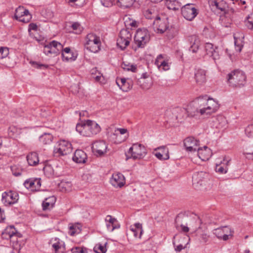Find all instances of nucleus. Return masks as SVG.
I'll list each match as a JSON object with an SVG mask.
<instances>
[{
    "instance_id": "nucleus-1",
    "label": "nucleus",
    "mask_w": 253,
    "mask_h": 253,
    "mask_svg": "<svg viewBox=\"0 0 253 253\" xmlns=\"http://www.w3.org/2000/svg\"><path fill=\"white\" fill-rule=\"evenodd\" d=\"M76 129L81 135L85 137H91L101 130L100 126L95 121L90 120L77 124Z\"/></svg>"
},
{
    "instance_id": "nucleus-2",
    "label": "nucleus",
    "mask_w": 253,
    "mask_h": 253,
    "mask_svg": "<svg viewBox=\"0 0 253 253\" xmlns=\"http://www.w3.org/2000/svg\"><path fill=\"white\" fill-rule=\"evenodd\" d=\"M227 82L230 86L240 87L245 85L246 76L244 72L235 70L227 75Z\"/></svg>"
},
{
    "instance_id": "nucleus-3",
    "label": "nucleus",
    "mask_w": 253,
    "mask_h": 253,
    "mask_svg": "<svg viewBox=\"0 0 253 253\" xmlns=\"http://www.w3.org/2000/svg\"><path fill=\"white\" fill-rule=\"evenodd\" d=\"M63 45L59 42L52 41L49 43L45 45L43 47V52L48 56H53L59 54L60 51H62V53L65 54H71L72 55V52L69 47H66L63 49Z\"/></svg>"
},
{
    "instance_id": "nucleus-4",
    "label": "nucleus",
    "mask_w": 253,
    "mask_h": 253,
    "mask_svg": "<svg viewBox=\"0 0 253 253\" xmlns=\"http://www.w3.org/2000/svg\"><path fill=\"white\" fill-rule=\"evenodd\" d=\"M85 46L90 51L96 53L100 50L101 42L100 38L96 35L89 33L85 38Z\"/></svg>"
},
{
    "instance_id": "nucleus-5",
    "label": "nucleus",
    "mask_w": 253,
    "mask_h": 253,
    "mask_svg": "<svg viewBox=\"0 0 253 253\" xmlns=\"http://www.w3.org/2000/svg\"><path fill=\"white\" fill-rule=\"evenodd\" d=\"M128 155H130L127 159L132 158L133 160L143 159L147 154L146 148L142 144L135 143L129 149Z\"/></svg>"
},
{
    "instance_id": "nucleus-6",
    "label": "nucleus",
    "mask_w": 253,
    "mask_h": 253,
    "mask_svg": "<svg viewBox=\"0 0 253 253\" xmlns=\"http://www.w3.org/2000/svg\"><path fill=\"white\" fill-rule=\"evenodd\" d=\"M208 175L203 171L194 173L192 177L193 185L199 190H206L205 187L208 182Z\"/></svg>"
},
{
    "instance_id": "nucleus-7",
    "label": "nucleus",
    "mask_w": 253,
    "mask_h": 253,
    "mask_svg": "<svg viewBox=\"0 0 253 253\" xmlns=\"http://www.w3.org/2000/svg\"><path fill=\"white\" fill-rule=\"evenodd\" d=\"M150 39V34L146 29H139L136 31L134 40L138 47H143Z\"/></svg>"
},
{
    "instance_id": "nucleus-8",
    "label": "nucleus",
    "mask_w": 253,
    "mask_h": 253,
    "mask_svg": "<svg viewBox=\"0 0 253 253\" xmlns=\"http://www.w3.org/2000/svg\"><path fill=\"white\" fill-rule=\"evenodd\" d=\"M234 231L229 226H221L214 229L213 234L219 240L227 241L233 236Z\"/></svg>"
},
{
    "instance_id": "nucleus-9",
    "label": "nucleus",
    "mask_w": 253,
    "mask_h": 253,
    "mask_svg": "<svg viewBox=\"0 0 253 253\" xmlns=\"http://www.w3.org/2000/svg\"><path fill=\"white\" fill-rule=\"evenodd\" d=\"M208 96L207 95L200 96L196 98L194 104L196 108H193V111L195 112V116L199 114L201 115H208V111L206 109L207 107Z\"/></svg>"
},
{
    "instance_id": "nucleus-10",
    "label": "nucleus",
    "mask_w": 253,
    "mask_h": 253,
    "mask_svg": "<svg viewBox=\"0 0 253 253\" xmlns=\"http://www.w3.org/2000/svg\"><path fill=\"white\" fill-rule=\"evenodd\" d=\"M195 112L193 111V107L191 105L188 106L186 108L177 107L173 110V114L175 115L176 119L178 121L188 117H195Z\"/></svg>"
},
{
    "instance_id": "nucleus-11",
    "label": "nucleus",
    "mask_w": 253,
    "mask_h": 253,
    "mask_svg": "<svg viewBox=\"0 0 253 253\" xmlns=\"http://www.w3.org/2000/svg\"><path fill=\"white\" fill-rule=\"evenodd\" d=\"M131 34L127 29H122L117 41V45L122 50L125 49L129 44Z\"/></svg>"
},
{
    "instance_id": "nucleus-12",
    "label": "nucleus",
    "mask_w": 253,
    "mask_h": 253,
    "mask_svg": "<svg viewBox=\"0 0 253 253\" xmlns=\"http://www.w3.org/2000/svg\"><path fill=\"white\" fill-rule=\"evenodd\" d=\"M54 152L60 155H66L70 154L72 151V144L65 140L58 141V145L54 149Z\"/></svg>"
},
{
    "instance_id": "nucleus-13",
    "label": "nucleus",
    "mask_w": 253,
    "mask_h": 253,
    "mask_svg": "<svg viewBox=\"0 0 253 253\" xmlns=\"http://www.w3.org/2000/svg\"><path fill=\"white\" fill-rule=\"evenodd\" d=\"M154 30L158 33H164L169 28L168 18L157 17L153 22Z\"/></svg>"
},
{
    "instance_id": "nucleus-14",
    "label": "nucleus",
    "mask_w": 253,
    "mask_h": 253,
    "mask_svg": "<svg viewBox=\"0 0 253 253\" xmlns=\"http://www.w3.org/2000/svg\"><path fill=\"white\" fill-rule=\"evenodd\" d=\"M198 13L197 9L194 7L192 3L186 4L181 8V14L187 20L192 21Z\"/></svg>"
},
{
    "instance_id": "nucleus-15",
    "label": "nucleus",
    "mask_w": 253,
    "mask_h": 253,
    "mask_svg": "<svg viewBox=\"0 0 253 253\" xmlns=\"http://www.w3.org/2000/svg\"><path fill=\"white\" fill-rule=\"evenodd\" d=\"M14 17L16 20L23 23L29 22L32 18L29 10L23 6H19L16 9Z\"/></svg>"
},
{
    "instance_id": "nucleus-16",
    "label": "nucleus",
    "mask_w": 253,
    "mask_h": 253,
    "mask_svg": "<svg viewBox=\"0 0 253 253\" xmlns=\"http://www.w3.org/2000/svg\"><path fill=\"white\" fill-rule=\"evenodd\" d=\"M19 199L18 194L14 191L4 192L2 194V202L6 206L14 204Z\"/></svg>"
},
{
    "instance_id": "nucleus-17",
    "label": "nucleus",
    "mask_w": 253,
    "mask_h": 253,
    "mask_svg": "<svg viewBox=\"0 0 253 253\" xmlns=\"http://www.w3.org/2000/svg\"><path fill=\"white\" fill-rule=\"evenodd\" d=\"M91 149L95 155L102 156L107 152V145L104 140L96 141L92 144Z\"/></svg>"
},
{
    "instance_id": "nucleus-18",
    "label": "nucleus",
    "mask_w": 253,
    "mask_h": 253,
    "mask_svg": "<svg viewBox=\"0 0 253 253\" xmlns=\"http://www.w3.org/2000/svg\"><path fill=\"white\" fill-rule=\"evenodd\" d=\"M183 143L186 151L189 152L197 151L200 145L199 140L192 136L186 138L183 141Z\"/></svg>"
},
{
    "instance_id": "nucleus-19",
    "label": "nucleus",
    "mask_w": 253,
    "mask_h": 253,
    "mask_svg": "<svg viewBox=\"0 0 253 253\" xmlns=\"http://www.w3.org/2000/svg\"><path fill=\"white\" fill-rule=\"evenodd\" d=\"M25 187L32 191H39L41 186V179L31 178L24 183Z\"/></svg>"
},
{
    "instance_id": "nucleus-20",
    "label": "nucleus",
    "mask_w": 253,
    "mask_h": 253,
    "mask_svg": "<svg viewBox=\"0 0 253 253\" xmlns=\"http://www.w3.org/2000/svg\"><path fill=\"white\" fill-rule=\"evenodd\" d=\"M110 182L115 187H121L125 184V178L122 173H115L113 174Z\"/></svg>"
},
{
    "instance_id": "nucleus-21",
    "label": "nucleus",
    "mask_w": 253,
    "mask_h": 253,
    "mask_svg": "<svg viewBox=\"0 0 253 253\" xmlns=\"http://www.w3.org/2000/svg\"><path fill=\"white\" fill-rule=\"evenodd\" d=\"M51 242L54 253H65L66 248L64 242L59 238H55L51 240Z\"/></svg>"
},
{
    "instance_id": "nucleus-22",
    "label": "nucleus",
    "mask_w": 253,
    "mask_h": 253,
    "mask_svg": "<svg viewBox=\"0 0 253 253\" xmlns=\"http://www.w3.org/2000/svg\"><path fill=\"white\" fill-rule=\"evenodd\" d=\"M196 235L202 243H206L210 238V235L208 234V229L199 227L196 230Z\"/></svg>"
},
{
    "instance_id": "nucleus-23",
    "label": "nucleus",
    "mask_w": 253,
    "mask_h": 253,
    "mask_svg": "<svg viewBox=\"0 0 253 253\" xmlns=\"http://www.w3.org/2000/svg\"><path fill=\"white\" fill-rule=\"evenodd\" d=\"M116 82L120 88L123 91H127L133 86L132 81L129 79L126 80L125 78H117Z\"/></svg>"
},
{
    "instance_id": "nucleus-24",
    "label": "nucleus",
    "mask_w": 253,
    "mask_h": 253,
    "mask_svg": "<svg viewBox=\"0 0 253 253\" xmlns=\"http://www.w3.org/2000/svg\"><path fill=\"white\" fill-rule=\"evenodd\" d=\"M216 49H217V47H214L212 43H206L205 45L206 54L208 55L210 57H212L213 59L215 61L219 58L218 52L216 51Z\"/></svg>"
},
{
    "instance_id": "nucleus-25",
    "label": "nucleus",
    "mask_w": 253,
    "mask_h": 253,
    "mask_svg": "<svg viewBox=\"0 0 253 253\" xmlns=\"http://www.w3.org/2000/svg\"><path fill=\"white\" fill-rule=\"evenodd\" d=\"M117 219L111 215H108L105 218L106 225L107 230L112 232L115 229L120 228V225L117 223Z\"/></svg>"
},
{
    "instance_id": "nucleus-26",
    "label": "nucleus",
    "mask_w": 253,
    "mask_h": 253,
    "mask_svg": "<svg viewBox=\"0 0 253 253\" xmlns=\"http://www.w3.org/2000/svg\"><path fill=\"white\" fill-rule=\"evenodd\" d=\"M197 151L199 158L203 161L208 160L211 156V150L207 146L203 148L199 147Z\"/></svg>"
},
{
    "instance_id": "nucleus-27",
    "label": "nucleus",
    "mask_w": 253,
    "mask_h": 253,
    "mask_svg": "<svg viewBox=\"0 0 253 253\" xmlns=\"http://www.w3.org/2000/svg\"><path fill=\"white\" fill-rule=\"evenodd\" d=\"M87 160V155L86 153L81 149H77L74 153L73 157V160L79 164H84Z\"/></svg>"
},
{
    "instance_id": "nucleus-28",
    "label": "nucleus",
    "mask_w": 253,
    "mask_h": 253,
    "mask_svg": "<svg viewBox=\"0 0 253 253\" xmlns=\"http://www.w3.org/2000/svg\"><path fill=\"white\" fill-rule=\"evenodd\" d=\"M188 40L191 44L189 50L193 53L197 52L201 45L200 40L198 37L196 35L191 36L189 37Z\"/></svg>"
},
{
    "instance_id": "nucleus-29",
    "label": "nucleus",
    "mask_w": 253,
    "mask_h": 253,
    "mask_svg": "<svg viewBox=\"0 0 253 253\" xmlns=\"http://www.w3.org/2000/svg\"><path fill=\"white\" fill-rule=\"evenodd\" d=\"M160 150L155 154V156L159 160H168L169 158V149L165 146H161L155 149Z\"/></svg>"
},
{
    "instance_id": "nucleus-30",
    "label": "nucleus",
    "mask_w": 253,
    "mask_h": 253,
    "mask_svg": "<svg viewBox=\"0 0 253 253\" xmlns=\"http://www.w3.org/2000/svg\"><path fill=\"white\" fill-rule=\"evenodd\" d=\"M21 237V234L20 233H18L14 235V238L12 237L9 238V239L10 240V242L11 243V246H12L14 253H19L20 250H21V246L19 243L18 238Z\"/></svg>"
},
{
    "instance_id": "nucleus-31",
    "label": "nucleus",
    "mask_w": 253,
    "mask_h": 253,
    "mask_svg": "<svg viewBox=\"0 0 253 253\" xmlns=\"http://www.w3.org/2000/svg\"><path fill=\"white\" fill-rule=\"evenodd\" d=\"M207 107L206 108L208 111V115L214 113L219 108V104L217 101L213 98L208 97Z\"/></svg>"
},
{
    "instance_id": "nucleus-32",
    "label": "nucleus",
    "mask_w": 253,
    "mask_h": 253,
    "mask_svg": "<svg viewBox=\"0 0 253 253\" xmlns=\"http://www.w3.org/2000/svg\"><path fill=\"white\" fill-rule=\"evenodd\" d=\"M14 226L7 227L1 234L3 239L9 240V238H14V235L18 233Z\"/></svg>"
},
{
    "instance_id": "nucleus-33",
    "label": "nucleus",
    "mask_w": 253,
    "mask_h": 253,
    "mask_svg": "<svg viewBox=\"0 0 253 253\" xmlns=\"http://www.w3.org/2000/svg\"><path fill=\"white\" fill-rule=\"evenodd\" d=\"M28 164L31 166H35L39 164V159L38 154L35 152L29 153L26 157Z\"/></svg>"
},
{
    "instance_id": "nucleus-34",
    "label": "nucleus",
    "mask_w": 253,
    "mask_h": 253,
    "mask_svg": "<svg viewBox=\"0 0 253 253\" xmlns=\"http://www.w3.org/2000/svg\"><path fill=\"white\" fill-rule=\"evenodd\" d=\"M55 201L56 199L54 196L46 198L42 203L43 210L46 211L52 209L55 204Z\"/></svg>"
},
{
    "instance_id": "nucleus-35",
    "label": "nucleus",
    "mask_w": 253,
    "mask_h": 253,
    "mask_svg": "<svg viewBox=\"0 0 253 253\" xmlns=\"http://www.w3.org/2000/svg\"><path fill=\"white\" fill-rule=\"evenodd\" d=\"M212 6H214L216 9L220 10L221 11L224 12L228 7L227 3L223 0H213L211 2Z\"/></svg>"
},
{
    "instance_id": "nucleus-36",
    "label": "nucleus",
    "mask_w": 253,
    "mask_h": 253,
    "mask_svg": "<svg viewBox=\"0 0 253 253\" xmlns=\"http://www.w3.org/2000/svg\"><path fill=\"white\" fill-rule=\"evenodd\" d=\"M195 78L197 84H202L206 81V72L204 70L200 69L195 74Z\"/></svg>"
},
{
    "instance_id": "nucleus-37",
    "label": "nucleus",
    "mask_w": 253,
    "mask_h": 253,
    "mask_svg": "<svg viewBox=\"0 0 253 253\" xmlns=\"http://www.w3.org/2000/svg\"><path fill=\"white\" fill-rule=\"evenodd\" d=\"M165 4L169 9L176 11L181 7V4L177 0H165Z\"/></svg>"
},
{
    "instance_id": "nucleus-38",
    "label": "nucleus",
    "mask_w": 253,
    "mask_h": 253,
    "mask_svg": "<svg viewBox=\"0 0 253 253\" xmlns=\"http://www.w3.org/2000/svg\"><path fill=\"white\" fill-rule=\"evenodd\" d=\"M142 0H116V4L122 8H126L131 6L134 2H141Z\"/></svg>"
},
{
    "instance_id": "nucleus-39",
    "label": "nucleus",
    "mask_w": 253,
    "mask_h": 253,
    "mask_svg": "<svg viewBox=\"0 0 253 253\" xmlns=\"http://www.w3.org/2000/svg\"><path fill=\"white\" fill-rule=\"evenodd\" d=\"M130 230L135 237H141L143 230L142 225L140 223H136L133 226H131Z\"/></svg>"
},
{
    "instance_id": "nucleus-40",
    "label": "nucleus",
    "mask_w": 253,
    "mask_h": 253,
    "mask_svg": "<svg viewBox=\"0 0 253 253\" xmlns=\"http://www.w3.org/2000/svg\"><path fill=\"white\" fill-rule=\"evenodd\" d=\"M230 161V159L228 160L224 159V162L222 163V165H216V171L221 174L226 173L228 170L227 166L229 165Z\"/></svg>"
},
{
    "instance_id": "nucleus-41",
    "label": "nucleus",
    "mask_w": 253,
    "mask_h": 253,
    "mask_svg": "<svg viewBox=\"0 0 253 253\" xmlns=\"http://www.w3.org/2000/svg\"><path fill=\"white\" fill-rule=\"evenodd\" d=\"M53 138V137L50 133H44L40 137L39 139L43 144H49L52 142Z\"/></svg>"
},
{
    "instance_id": "nucleus-42",
    "label": "nucleus",
    "mask_w": 253,
    "mask_h": 253,
    "mask_svg": "<svg viewBox=\"0 0 253 253\" xmlns=\"http://www.w3.org/2000/svg\"><path fill=\"white\" fill-rule=\"evenodd\" d=\"M184 218V216L178 215L175 218V223L176 228H178L179 226H180L181 228V230L183 232L187 233L189 231V229L187 226H185L180 223L182 221V219Z\"/></svg>"
},
{
    "instance_id": "nucleus-43",
    "label": "nucleus",
    "mask_w": 253,
    "mask_h": 253,
    "mask_svg": "<svg viewBox=\"0 0 253 253\" xmlns=\"http://www.w3.org/2000/svg\"><path fill=\"white\" fill-rule=\"evenodd\" d=\"M144 15L147 19H150L153 18H155V19L156 17H158L157 16V12H156L154 9L152 8H148L145 10L144 11Z\"/></svg>"
},
{
    "instance_id": "nucleus-44",
    "label": "nucleus",
    "mask_w": 253,
    "mask_h": 253,
    "mask_svg": "<svg viewBox=\"0 0 253 253\" xmlns=\"http://www.w3.org/2000/svg\"><path fill=\"white\" fill-rule=\"evenodd\" d=\"M70 5H76L78 7L84 6L87 0H65Z\"/></svg>"
},
{
    "instance_id": "nucleus-45",
    "label": "nucleus",
    "mask_w": 253,
    "mask_h": 253,
    "mask_svg": "<svg viewBox=\"0 0 253 253\" xmlns=\"http://www.w3.org/2000/svg\"><path fill=\"white\" fill-rule=\"evenodd\" d=\"M81 231V229L78 225H71L69 226V234L71 236H74L76 234H79Z\"/></svg>"
},
{
    "instance_id": "nucleus-46",
    "label": "nucleus",
    "mask_w": 253,
    "mask_h": 253,
    "mask_svg": "<svg viewBox=\"0 0 253 253\" xmlns=\"http://www.w3.org/2000/svg\"><path fill=\"white\" fill-rule=\"evenodd\" d=\"M43 170L44 174L48 177H52L54 174L53 169L50 165H45L43 168Z\"/></svg>"
},
{
    "instance_id": "nucleus-47",
    "label": "nucleus",
    "mask_w": 253,
    "mask_h": 253,
    "mask_svg": "<svg viewBox=\"0 0 253 253\" xmlns=\"http://www.w3.org/2000/svg\"><path fill=\"white\" fill-rule=\"evenodd\" d=\"M234 38L236 50L238 52H240L242 50V48L243 46L242 44V41L240 39V38H238L236 35H234Z\"/></svg>"
},
{
    "instance_id": "nucleus-48",
    "label": "nucleus",
    "mask_w": 253,
    "mask_h": 253,
    "mask_svg": "<svg viewBox=\"0 0 253 253\" xmlns=\"http://www.w3.org/2000/svg\"><path fill=\"white\" fill-rule=\"evenodd\" d=\"M185 239V242H182V243L176 245L175 243L174 242L173 244L175 247V249L177 252H180L182 249H184L186 247V245L188 244L187 241L189 240L188 237H184L183 240Z\"/></svg>"
},
{
    "instance_id": "nucleus-49",
    "label": "nucleus",
    "mask_w": 253,
    "mask_h": 253,
    "mask_svg": "<svg viewBox=\"0 0 253 253\" xmlns=\"http://www.w3.org/2000/svg\"><path fill=\"white\" fill-rule=\"evenodd\" d=\"M106 244V243H105L104 245H101L100 244L96 245L94 247V252L96 253H105L107 251L105 246Z\"/></svg>"
},
{
    "instance_id": "nucleus-50",
    "label": "nucleus",
    "mask_w": 253,
    "mask_h": 253,
    "mask_svg": "<svg viewBox=\"0 0 253 253\" xmlns=\"http://www.w3.org/2000/svg\"><path fill=\"white\" fill-rule=\"evenodd\" d=\"M71 28L75 31V33L80 34L83 31V28L79 22H74L72 24Z\"/></svg>"
},
{
    "instance_id": "nucleus-51",
    "label": "nucleus",
    "mask_w": 253,
    "mask_h": 253,
    "mask_svg": "<svg viewBox=\"0 0 253 253\" xmlns=\"http://www.w3.org/2000/svg\"><path fill=\"white\" fill-rule=\"evenodd\" d=\"M9 54V49L6 47H0V59L5 58Z\"/></svg>"
},
{
    "instance_id": "nucleus-52",
    "label": "nucleus",
    "mask_w": 253,
    "mask_h": 253,
    "mask_svg": "<svg viewBox=\"0 0 253 253\" xmlns=\"http://www.w3.org/2000/svg\"><path fill=\"white\" fill-rule=\"evenodd\" d=\"M100 1L102 5L107 7L116 4V0H100Z\"/></svg>"
},
{
    "instance_id": "nucleus-53",
    "label": "nucleus",
    "mask_w": 253,
    "mask_h": 253,
    "mask_svg": "<svg viewBox=\"0 0 253 253\" xmlns=\"http://www.w3.org/2000/svg\"><path fill=\"white\" fill-rule=\"evenodd\" d=\"M224 12L226 17H228L231 19L233 17L234 9L233 8L227 7L226 9V11H224Z\"/></svg>"
},
{
    "instance_id": "nucleus-54",
    "label": "nucleus",
    "mask_w": 253,
    "mask_h": 253,
    "mask_svg": "<svg viewBox=\"0 0 253 253\" xmlns=\"http://www.w3.org/2000/svg\"><path fill=\"white\" fill-rule=\"evenodd\" d=\"M158 67L160 70H163L164 71H167L169 69V66L168 62L165 60L160 62V64Z\"/></svg>"
},
{
    "instance_id": "nucleus-55",
    "label": "nucleus",
    "mask_w": 253,
    "mask_h": 253,
    "mask_svg": "<svg viewBox=\"0 0 253 253\" xmlns=\"http://www.w3.org/2000/svg\"><path fill=\"white\" fill-rule=\"evenodd\" d=\"M246 25L249 29H253V14H251L248 16Z\"/></svg>"
},
{
    "instance_id": "nucleus-56",
    "label": "nucleus",
    "mask_w": 253,
    "mask_h": 253,
    "mask_svg": "<svg viewBox=\"0 0 253 253\" xmlns=\"http://www.w3.org/2000/svg\"><path fill=\"white\" fill-rule=\"evenodd\" d=\"M11 170L13 174L16 176L21 175L22 172V170L21 169L17 168L16 166L11 167Z\"/></svg>"
},
{
    "instance_id": "nucleus-57",
    "label": "nucleus",
    "mask_w": 253,
    "mask_h": 253,
    "mask_svg": "<svg viewBox=\"0 0 253 253\" xmlns=\"http://www.w3.org/2000/svg\"><path fill=\"white\" fill-rule=\"evenodd\" d=\"M62 56L63 61H68L69 60H75L76 59V57L73 55V53H72V55L71 54H65V53H62Z\"/></svg>"
},
{
    "instance_id": "nucleus-58",
    "label": "nucleus",
    "mask_w": 253,
    "mask_h": 253,
    "mask_svg": "<svg viewBox=\"0 0 253 253\" xmlns=\"http://www.w3.org/2000/svg\"><path fill=\"white\" fill-rule=\"evenodd\" d=\"M245 133L248 137L253 135V125H249L245 129Z\"/></svg>"
},
{
    "instance_id": "nucleus-59",
    "label": "nucleus",
    "mask_w": 253,
    "mask_h": 253,
    "mask_svg": "<svg viewBox=\"0 0 253 253\" xmlns=\"http://www.w3.org/2000/svg\"><path fill=\"white\" fill-rule=\"evenodd\" d=\"M123 68L127 71H131L132 72H136L137 70V67L134 65H126L124 64Z\"/></svg>"
},
{
    "instance_id": "nucleus-60",
    "label": "nucleus",
    "mask_w": 253,
    "mask_h": 253,
    "mask_svg": "<svg viewBox=\"0 0 253 253\" xmlns=\"http://www.w3.org/2000/svg\"><path fill=\"white\" fill-rule=\"evenodd\" d=\"M72 253H86V250L83 248L75 247L71 249Z\"/></svg>"
},
{
    "instance_id": "nucleus-61",
    "label": "nucleus",
    "mask_w": 253,
    "mask_h": 253,
    "mask_svg": "<svg viewBox=\"0 0 253 253\" xmlns=\"http://www.w3.org/2000/svg\"><path fill=\"white\" fill-rule=\"evenodd\" d=\"M243 154L247 159L253 160V150L249 152H244Z\"/></svg>"
},
{
    "instance_id": "nucleus-62",
    "label": "nucleus",
    "mask_w": 253,
    "mask_h": 253,
    "mask_svg": "<svg viewBox=\"0 0 253 253\" xmlns=\"http://www.w3.org/2000/svg\"><path fill=\"white\" fill-rule=\"evenodd\" d=\"M164 57L162 54L159 55L156 59L155 60V63L158 67L160 64V62L162 61L163 60Z\"/></svg>"
},
{
    "instance_id": "nucleus-63",
    "label": "nucleus",
    "mask_w": 253,
    "mask_h": 253,
    "mask_svg": "<svg viewBox=\"0 0 253 253\" xmlns=\"http://www.w3.org/2000/svg\"><path fill=\"white\" fill-rule=\"evenodd\" d=\"M38 29L37 25L35 23H30L29 25V31H36Z\"/></svg>"
},
{
    "instance_id": "nucleus-64",
    "label": "nucleus",
    "mask_w": 253,
    "mask_h": 253,
    "mask_svg": "<svg viewBox=\"0 0 253 253\" xmlns=\"http://www.w3.org/2000/svg\"><path fill=\"white\" fill-rule=\"evenodd\" d=\"M31 63L34 67L37 68H42V67L45 66L43 64H40L36 62H31Z\"/></svg>"
}]
</instances>
